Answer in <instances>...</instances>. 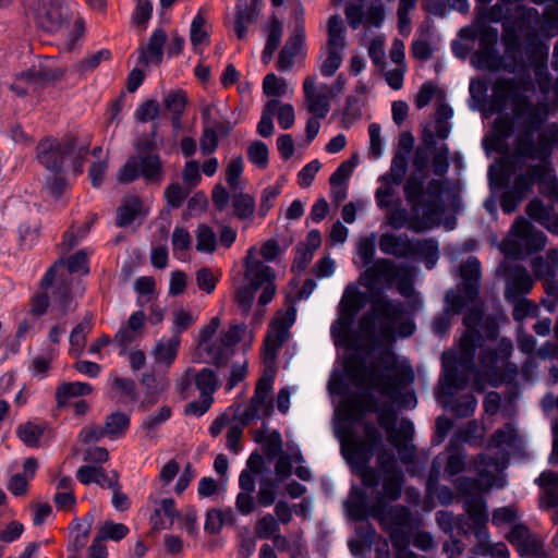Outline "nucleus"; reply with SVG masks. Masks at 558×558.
Returning a JSON list of instances; mask_svg holds the SVG:
<instances>
[{"label": "nucleus", "mask_w": 558, "mask_h": 558, "mask_svg": "<svg viewBox=\"0 0 558 558\" xmlns=\"http://www.w3.org/2000/svg\"><path fill=\"white\" fill-rule=\"evenodd\" d=\"M365 294L357 288H347L339 304V329L331 327L336 344L341 340L348 349L355 350L348 354L342 363L348 378L356 386L366 384L380 395L396 398L403 387L414 379L411 367L397 368V355L390 349L381 350L377 361L366 365V357L371 352L369 343L357 344V335L352 325L359 312L364 307Z\"/></svg>", "instance_id": "nucleus-1"}, {"label": "nucleus", "mask_w": 558, "mask_h": 558, "mask_svg": "<svg viewBox=\"0 0 558 558\" xmlns=\"http://www.w3.org/2000/svg\"><path fill=\"white\" fill-rule=\"evenodd\" d=\"M430 154L433 151L416 147L412 160L414 172L403 185L405 201L415 214L408 220V228L414 232L432 228L434 218L444 211L442 195L448 187L447 181L432 179L424 186V172L427 170Z\"/></svg>", "instance_id": "nucleus-2"}, {"label": "nucleus", "mask_w": 558, "mask_h": 558, "mask_svg": "<svg viewBox=\"0 0 558 558\" xmlns=\"http://www.w3.org/2000/svg\"><path fill=\"white\" fill-rule=\"evenodd\" d=\"M404 483L403 472L383 474V493H377L376 500L369 507V514L389 536L391 545L405 546L409 543L408 535L400 529L413 522L411 509L404 505L390 506V501H397L402 495Z\"/></svg>", "instance_id": "nucleus-3"}, {"label": "nucleus", "mask_w": 558, "mask_h": 558, "mask_svg": "<svg viewBox=\"0 0 558 558\" xmlns=\"http://www.w3.org/2000/svg\"><path fill=\"white\" fill-rule=\"evenodd\" d=\"M371 308L359 320L361 337L366 340L376 338V322L379 323V331L383 339L392 342L396 336L411 337L416 326L412 319H405L395 327L404 314L402 303H393L380 289L371 292L368 298Z\"/></svg>", "instance_id": "nucleus-4"}, {"label": "nucleus", "mask_w": 558, "mask_h": 558, "mask_svg": "<svg viewBox=\"0 0 558 558\" xmlns=\"http://www.w3.org/2000/svg\"><path fill=\"white\" fill-rule=\"evenodd\" d=\"M90 144V134H87L81 143L77 133L74 132H68L61 138L45 136L35 147L36 159L49 172L64 171V163L70 159L73 174L81 175L84 172Z\"/></svg>", "instance_id": "nucleus-5"}, {"label": "nucleus", "mask_w": 558, "mask_h": 558, "mask_svg": "<svg viewBox=\"0 0 558 558\" xmlns=\"http://www.w3.org/2000/svg\"><path fill=\"white\" fill-rule=\"evenodd\" d=\"M73 277L65 272L64 260L59 258L44 274L38 282V291L29 299V313L34 317L44 316L50 300L62 316L76 308L73 294Z\"/></svg>", "instance_id": "nucleus-6"}, {"label": "nucleus", "mask_w": 558, "mask_h": 558, "mask_svg": "<svg viewBox=\"0 0 558 558\" xmlns=\"http://www.w3.org/2000/svg\"><path fill=\"white\" fill-rule=\"evenodd\" d=\"M482 335L478 330H465L459 342V356L456 353L442 354V373L445 392L452 395V389H462L468 384V376L458 369V364L469 369L474 365V356Z\"/></svg>", "instance_id": "nucleus-7"}, {"label": "nucleus", "mask_w": 558, "mask_h": 558, "mask_svg": "<svg viewBox=\"0 0 558 558\" xmlns=\"http://www.w3.org/2000/svg\"><path fill=\"white\" fill-rule=\"evenodd\" d=\"M378 246L384 254L398 258L420 257L427 269H433L439 258V244L434 238L412 241L407 234L386 232L379 236Z\"/></svg>", "instance_id": "nucleus-8"}, {"label": "nucleus", "mask_w": 558, "mask_h": 558, "mask_svg": "<svg viewBox=\"0 0 558 558\" xmlns=\"http://www.w3.org/2000/svg\"><path fill=\"white\" fill-rule=\"evenodd\" d=\"M527 90L522 81L508 77H499L493 84L490 108L495 112H502L509 100L512 102V113L515 119L525 116V111L533 105L529 96L521 93Z\"/></svg>", "instance_id": "nucleus-9"}, {"label": "nucleus", "mask_w": 558, "mask_h": 558, "mask_svg": "<svg viewBox=\"0 0 558 558\" xmlns=\"http://www.w3.org/2000/svg\"><path fill=\"white\" fill-rule=\"evenodd\" d=\"M163 163L160 155L130 157L119 169L117 179L122 184H129L143 178L147 184L159 185L163 180Z\"/></svg>", "instance_id": "nucleus-10"}, {"label": "nucleus", "mask_w": 558, "mask_h": 558, "mask_svg": "<svg viewBox=\"0 0 558 558\" xmlns=\"http://www.w3.org/2000/svg\"><path fill=\"white\" fill-rule=\"evenodd\" d=\"M326 52L327 57L320 65V73L326 76H332L342 64L341 51L345 47V28L342 20L335 14L328 19Z\"/></svg>", "instance_id": "nucleus-11"}, {"label": "nucleus", "mask_w": 558, "mask_h": 558, "mask_svg": "<svg viewBox=\"0 0 558 558\" xmlns=\"http://www.w3.org/2000/svg\"><path fill=\"white\" fill-rule=\"evenodd\" d=\"M546 186L550 192H555L557 180L551 165L537 162L527 165L524 172L518 174L512 183L511 190L523 198L533 192V186Z\"/></svg>", "instance_id": "nucleus-12"}, {"label": "nucleus", "mask_w": 558, "mask_h": 558, "mask_svg": "<svg viewBox=\"0 0 558 558\" xmlns=\"http://www.w3.org/2000/svg\"><path fill=\"white\" fill-rule=\"evenodd\" d=\"M71 15L64 0H39L36 25L47 33H57L70 24Z\"/></svg>", "instance_id": "nucleus-13"}, {"label": "nucleus", "mask_w": 558, "mask_h": 558, "mask_svg": "<svg viewBox=\"0 0 558 558\" xmlns=\"http://www.w3.org/2000/svg\"><path fill=\"white\" fill-rule=\"evenodd\" d=\"M521 558H548L543 541L524 523L514 524L506 535Z\"/></svg>", "instance_id": "nucleus-14"}, {"label": "nucleus", "mask_w": 558, "mask_h": 558, "mask_svg": "<svg viewBox=\"0 0 558 558\" xmlns=\"http://www.w3.org/2000/svg\"><path fill=\"white\" fill-rule=\"evenodd\" d=\"M244 325H231L228 330L222 331L217 339L216 345H210L213 353L211 364L217 368L228 365L234 354V347L242 340Z\"/></svg>", "instance_id": "nucleus-15"}, {"label": "nucleus", "mask_w": 558, "mask_h": 558, "mask_svg": "<svg viewBox=\"0 0 558 558\" xmlns=\"http://www.w3.org/2000/svg\"><path fill=\"white\" fill-rule=\"evenodd\" d=\"M244 278L248 287L257 291L262 287L276 280L275 270L255 257V247L248 248L244 258Z\"/></svg>", "instance_id": "nucleus-16"}, {"label": "nucleus", "mask_w": 558, "mask_h": 558, "mask_svg": "<svg viewBox=\"0 0 558 558\" xmlns=\"http://www.w3.org/2000/svg\"><path fill=\"white\" fill-rule=\"evenodd\" d=\"M511 233L522 242L527 254L537 253L546 245V234L535 229V227L523 217L515 218L511 227Z\"/></svg>", "instance_id": "nucleus-17"}, {"label": "nucleus", "mask_w": 558, "mask_h": 558, "mask_svg": "<svg viewBox=\"0 0 558 558\" xmlns=\"http://www.w3.org/2000/svg\"><path fill=\"white\" fill-rule=\"evenodd\" d=\"M414 437V425L411 420L403 417L400 422V427H393L388 434L389 442L399 451L400 459L403 463H411L415 456L414 446H409V442Z\"/></svg>", "instance_id": "nucleus-18"}, {"label": "nucleus", "mask_w": 558, "mask_h": 558, "mask_svg": "<svg viewBox=\"0 0 558 558\" xmlns=\"http://www.w3.org/2000/svg\"><path fill=\"white\" fill-rule=\"evenodd\" d=\"M166 41L167 34L165 29L161 27L156 28L148 38V43L137 48V63L143 66H149L150 64L160 65L163 60Z\"/></svg>", "instance_id": "nucleus-19"}, {"label": "nucleus", "mask_w": 558, "mask_h": 558, "mask_svg": "<svg viewBox=\"0 0 558 558\" xmlns=\"http://www.w3.org/2000/svg\"><path fill=\"white\" fill-rule=\"evenodd\" d=\"M549 114V108L546 102H537L531 105L529 110L525 111V116L522 117L523 122L521 124V132L517 137H521L525 141H535L534 134L543 129Z\"/></svg>", "instance_id": "nucleus-20"}, {"label": "nucleus", "mask_w": 558, "mask_h": 558, "mask_svg": "<svg viewBox=\"0 0 558 558\" xmlns=\"http://www.w3.org/2000/svg\"><path fill=\"white\" fill-rule=\"evenodd\" d=\"M460 276L462 282L459 286L461 292L466 294L471 300H477L481 288V263L474 257L470 256L464 263L460 265Z\"/></svg>", "instance_id": "nucleus-21"}, {"label": "nucleus", "mask_w": 558, "mask_h": 558, "mask_svg": "<svg viewBox=\"0 0 558 558\" xmlns=\"http://www.w3.org/2000/svg\"><path fill=\"white\" fill-rule=\"evenodd\" d=\"M341 451L347 462L353 469L369 464L375 450L368 445H365V442L354 434H351L349 438L342 440Z\"/></svg>", "instance_id": "nucleus-22"}, {"label": "nucleus", "mask_w": 558, "mask_h": 558, "mask_svg": "<svg viewBox=\"0 0 558 558\" xmlns=\"http://www.w3.org/2000/svg\"><path fill=\"white\" fill-rule=\"evenodd\" d=\"M478 40L482 48L476 53L478 62H486L488 69L497 70L500 57L496 53L494 47L498 40V31L493 26H483L480 29Z\"/></svg>", "instance_id": "nucleus-23"}, {"label": "nucleus", "mask_w": 558, "mask_h": 558, "mask_svg": "<svg viewBox=\"0 0 558 558\" xmlns=\"http://www.w3.org/2000/svg\"><path fill=\"white\" fill-rule=\"evenodd\" d=\"M464 510L472 521V529L475 536L480 539L488 536L487 522L488 512L486 501L482 497H471L464 501Z\"/></svg>", "instance_id": "nucleus-24"}, {"label": "nucleus", "mask_w": 558, "mask_h": 558, "mask_svg": "<svg viewBox=\"0 0 558 558\" xmlns=\"http://www.w3.org/2000/svg\"><path fill=\"white\" fill-rule=\"evenodd\" d=\"M524 52L531 68H543L548 64L549 45L539 38L538 32L532 29L524 36Z\"/></svg>", "instance_id": "nucleus-25"}, {"label": "nucleus", "mask_w": 558, "mask_h": 558, "mask_svg": "<svg viewBox=\"0 0 558 558\" xmlns=\"http://www.w3.org/2000/svg\"><path fill=\"white\" fill-rule=\"evenodd\" d=\"M141 384L146 388L145 396L140 405L143 411H147L157 404L162 392L169 387L167 378L157 376L155 373H144Z\"/></svg>", "instance_id": "nucleus-26"}, {"label": "nucleus", "mask_w": 558, "mask_h": 558, "mask_svg": "<svg viewBox=\"0 0 558 558\" xmlns=\"http://www.w3.org/2000/svg\"><path fill=\"white\" fill-rule=\"evenodd\" d=\"M144 202L140 196L128 195L122 199V204L117 208L116 225L119 228L131 226L136 218L145 217Z\"/></svg>", "instance_id": "nucleus-27"}, {"label": "nucleus", "mask_w": 558, "mask_h": 558, "mask_svg": "<svg viewBox=\"0 0 558 558\" xmlns=\"http://www.w3.org/2000/svg\"><path fill=\"white\" fill-rule=\"evenodd\" d=\"M315 77H305L303 82V92L307 110L317 119H324L329 112V99L325 94L315 93Z\"/></svg>", "instance_id": "nucleus-28"}, {"label": "nucleus", "mask_w": 558, "mask_h": 558, "mask_svg": "<svg viewBox=\"0 0 558 558\" xmlns=\"http://www.w3.org/2000/svg\"><path fill=\"white\" fill-rule=\"evenodd\" d=\"M145 313L143 311H136L129 317L128 324L118 330L114 335V340L122 350H126L130 344L141 337L145 326Z\"/></svg>", "instance_id": "nucleus-29"}, {"label": "nucleus", "mask_w": 558, "mask_h": 558, "mask_svg": "<svg viewBox=\"0 0 558 558\" xmlns=\"http://www.w3.org/2000/svg\"><path fill=\"white\" fill-rule=\"evenodd\" d=\"M65 71L60 68L51 69L47 64L39 63L38 66H32L26 71L19 73L21 80L28 86H39L44 83L53 82L62 78Z\"/></svg>", "instance_id": "nucleus-30"}, {"label": "nucleus", "mask_w": 558, "mask_h": 558, "mask_svg": "<svg viewBox=\"0 0 558 558\" xmlns=\"http://www.w3.org/2000/svg\"><path fill=\"white\" fill-rule=\"evenodd\" d=\"M501 39L506 57L511 61L510 65H506L505 69L509 72H514L515 68L525 70L526 62L519 58V53L521 52V40L515 29L513 27H505Z\"/></svg>", "instance_id": "nucleus-31"}, {"label": "nucleus", "mask_w": 558, "mask_h": 558, "mask_svg": "<svg viewBox=\"0 0 558 558\" xmlns=\"http://www.w3.org/2000/svg\"><path fill=\"white\" fill-rule=\"evenodd\" d=\"M256 2L257 0H238L236 2L234 32L239 39L246 37L247 26L256 19Z\"/></svg>", "instance_id": "nucleus-32"}, {"label": "nucleus", "mask_w": 558, "mask_h": 558, "mask_svg": "<svg viewBox=\"0 0 558 558\" xmlns=\"http://www.w3.org/2000/svg\"><path fill=\"white\" fill-rule=\"evenodd\" d=\"M187 102V95L183 89L170 92L163 99L165 108L171 112V125L174 130L182 128V118Z\"/></svg>", "instance_id": "nucleus-33"}, {"label": "nucleus", "mask_w": 558, "mask_h": 558, "mask_svg": "<svg viewBox=\"0 0 558 558\" xmlns=\"http://www.w3.org/2000/svg\"><path fill=\"white\" fill-rule=\"evenodd\" d=\"M220 318L218 316L213 317L209 323L199 330L197 340V353L203 359V362L211 364L213 353L210 352V345H216L217 340H213L215 333L220 327Z\"/></svg>", "instance_id": "nucleus-34"}, {"label": "nucleus", "mask_w": 558, "mask_h": 558, "mask_svg": "<svg viewBox=\"0 0 558 558\" xmlns=\"http://www.w3.org/2000/svg\"><path fill=\"white\" fill-rule=\"evenodd\" d=\"M93 387L88 383H63L56 389V402L59 409L64 408L71 398L88 396Z\"/></svg>", "instance_id": "nucleus-35"}, {"label": "nucleus", "mask_w": 558, "mask_h": 558, "mask_svg": "<svg viewBox=\"0 0 558 558\" xmlns=\"http://www.w3.org/2000/svg\"><path fill=\"white\" fill-rule=\"evenodd\" d=\"M532 267L536 278L547 281L553 280L558 270V251L556 248L548 250L546 252V258H535Z\"/></svg>", "instance_id": "nucleus-36"}, {"label": "nucleus", "mask_w": 558, "mask_h": 558, "mask_svg": "<svg viewBox=\"0 0 558 558\" xmlns=\"http://www.w3.org/2000/svg\"><path fill=\"white\" fill-rule=\"evenodd\" d=\"M194 386L201 396L214 397L219 389V379L216 372L210 367H203L199 371L193 368Z\"/></svg>", "instance_id": "nucleus-37"}, {"label": "nucleus", "mask_w": 558, "mask_h": 558, "mask_svg": "<svg viewBox=\"0 0 558 558\" xmlns=\"http://www.w3.org/2000/svg\"><path fill=\"white\" fill-rule=\"evenodd\" d=\"M364 276L368 281L367 286H371L380 279L392 280L397 276V268L392 260L379 258L365 270Z\"/></svg>", "instance_id": "nucleus-38"}, {"label": "nucleus", "mask_w": 558, "mask_h": 558, "mask_svg": "<svg viewBox=\"0 0 558 558\" xmlns=\"http://www.w3.org/2000/svg\"><path fill=\"white\" fill-rule=\"evenodd\" d=\"M254 440L258 444H264V454L268 461L282 453V437L278 430H272L266 435L265 430H256Z\"/></svg>", "instance_id": "nucleus-39"}, {"label": "nucleus", "mask_w": 558, "mask_h": 558, "mask_svg": "<svg viewBox=\"0 0 558 558\" xmlns=\"http://www.w3.org/2000/svg\"><path fill=\"white\" fill-rule=\"evenodd\" d=\"M191 45L196 48L198 46H209L210 35L207 29V20L203 9H199L191 23L190 29Z\"/></svg>", "instance_id": "nucleus-40"}, {"label": "nucleus", "mask_w": 558, "mask_h": 558, "mask_svg": "<svg viewBox=\"0 0 558 558\" xmlns=\"http://www.w3.org/2000/svg\"><path fill=\"white\" fill-rule=\"evenodd\" d=\"M131 424L129 414L117 411L106 417L105 432L110 439H118L125 435Z\"/></svg>", "instance_id": "nucleus-41"}, {"label": "nucleus", "mask_w": 558, "mask_h": 558, "mask_svg": "<svg viewBox=\"0 0 558 558\" xmlns=\"http://www.w3.org/2000/svg\"><path fill=\"white\" fill-rule=\"evenodd\" d=\"M181 338L172 336L170 339L157 342L154 349L155 361L160 364L170 366L179 352Z\"/></svg>", "instance_id": "nucleus-42"}, {"label": "nucleus", "mask_w": 558, "mask_h": 558, "mask_svg": "<svg viewBox=\"0 0 558 558\" xmlns=\"http://www.w3.org/2000/svg\"><path fill=\"white\" fill-rule=\"evenodd\" d=\"M340 414L345 421L361 423L365 416L362 393H355L343 400Z\"/></svg>", "instance_id": "nucleus-43"}, {"label": "nucleus", "mask_w": 558, "mask_h": 558, "mask_svg": "<svg viewBox=\"0 0 558 558\" xmlns=\"http://www.w3.org/2000/svg\"><path fill=\"white\" fill-rule=\"evenodd\" d=\"M93 329V314L86 313L83 320L71 331L70 344L72 349L81 353L86 345V335Z\"/></svg>", "instance_id": "nucleus-44"}, {"label": "nucleus", "mask_w": 558, "mask_h": 558, "mask_svg": "<svg viewBox=\"0 0 558 558\" xmlns=\"http://www.w3.org/2000/svg\"><path fill=\"white\" fill-rule=\"evenodd\" d=\"M172 416V409L169 405H162L157 411L147 415L141 427L148 437H153L158 427L165 424Z\"/></svg>", "instance_id": "nucleus-45"}, {"label": "nucleus", "mask_w": 558, "mask_h": 558, "mask_svg": "<svg viewBox=\"0 0 558 558\" xmlns=\"http://www.w3.org/2000/svg\"><path fill=\"white\" fill-rule=\"evenodd\" d=\"M282 36L281 22L274 16L270 24V29L267 36L266 45L262 52V60L264 63H268L272 58L274 52L278 49Z\"/></svg>", "instance_id": "nucleus-46"}, {"label": "nucleus", "mask_w": 558, "mask_h": 558, "mask_svg": "<svg viewBox=\"0 0 558 558\" xmlns=\"http://www.w3.org/2000/svg\"><path fill=\"white\" fill-rule=\"evenodd\" d=\"M93 524V515L87 514L81 521H75L71 533L73 534L72 547L75 551L84 548L88 542Z\"/></svg>", "instance_id": "nucleus-47"}, {"label": "nucleus", "mask_w": 558, "mask_h": 558, "mask_svg": "<svg viewBox=\"0 0 558 558\" xmlns=\"http://www.w3.org/2000/svg\"><path fill=\"white\" fill-rule=\"evenodd\" d=\"M232 208L238 219H248L255 211V198L247 193H236L232 197Z\"/></svg>", "instance_id": "nucleus-48"}, {"label": "nucleus", "mask_w": 558, "mask_h": 558, "mask_svg": "<svg viewBox=\"0 0 558 558\" xmlns=\"http://www.w3.org/2000/svg\"><path fill=\"white\" fill-rule=\"evenodd\" d=\"M69 185L64 171H51V174L45 179L44 190L53 199L58 201L62 197Z\"/></svg>", "instance_id": "nucleus-49"}, {"label": "nucleus", "mask_w": 558, "mask_h": 558, "mask_svg": "<svg viewBox=\"0 0 558 558\" xmlns=\"http://www.w3.org/2000/svg\"><path fill=\"white\" fill-rule=\"evenodd\" d=\"M196 233V250L202 253H214L217 247V236L214 230L205 225L197 226Z\"/></svg>", "instance_id": "nucleus-50"}, {"label": "nucleus", "mask_w": 558, "mask_h": 558, "mask_svg": "<svg viewBox=\"0 0 558 558\" xmlns=\"http://www.w3.org/2000/svg\"><path fill=\"white\" fill-rule=\"evenodd\" d=\"M45 427L33 422H26L17 426V437L28 447H36L43 437Z\"/></svg>", "instance_id": "nucleus-51"}, {"label": "nucleus", "mask_w": 558, "mask_h": 558, "mask_svg": "<svg viewBox=\"0 0 558 558\" xmlns=\"http://www.w3.org/2000/svg\"><path fill=\"white\" fill-rule=\"evenodd\" d=\"M112 57V53L109 49H100L89 56L83 58L80 62H77L74 66L75 71L81 75L86 74L87 72L94 71L99 66L101 61H108Z\"/></svg>", "instance_id": "nucleus-52"}, {"label": "nucleus", "mask_w": 558, "mask_h": 558, "mask_svg": "<svg viewBox=\"0 0 558 558\" xmlns=\"http://www.w3.org/2000/svg\"><path fill=\"white\" fill-rule=\"evenodd\" d=\"M130 532V529L124 523H117L107 520L98 529V539L119 542L123 539Z\"/></svg>", "instance_id": "nucleus-53"}, {"label": "nucleus", "mask_w": 558, "mask_h": 558, "mask_svg": "<svg viewBox=\"0 0 558 558\" xmlns=\"http://www.w3.org/2000/svg\"><path fill=\"white\" fill-rule=\"evenodd\" d=\"M64 260V270L72 277L73 274L88 275L89 274V260L87 253L84 250H80L76 253L70 255Z\"/></svg>", "instance_id": "nucleus-54"}, {"label": "nucleus", "mask_w": 558, "mask_h": 558, "mask_svg": "<svg viewBox=\"0 0 558 558\" xmlns=\"http://www.w3.org/2000/svg\"><path fill=\"white\" fill-rule=\"evenodd\" d=\"M287 341V337L277 332H268L263 341V356L266 363H274L278 356V352Z\"/></svg>", "instance_id": "nucleus-55"}, {"label": "nucleus", "mask_w": 558, "mask_h": 558, "mask_svg": "<svg viewBox=\"0 0 558 558\" xmlns=\"http://www.w3.org/2000/svg\"><path fill=\"white\" fill-rule=\"evenodd\" d=\"M357 163V156L353 155L350 159L342 161L329 178V184L332 189L345 185L352 175Z\"/></svg>", "instance_id": "nucleus-56"}, {"label": "nucleus", "mask_w": 558, "mask_h": 558, "mask_svg": "<svg viewBox=\"0 0 558 558\" xmlns=\"http://www.w3.org/2000/svg\"><path fill=\"white\" fill-rule=\"evenodd\" d=\"M477 400L472 393H464L454 399L451 404V412L457 417H470L474 414Z\"/></svg>", "instance_id": "nucleus-57"}, {"label": "nucleus", "mask_w": 558, "mask_h": 558, "mask_svg": "<svg viewBox=\"0 0 558 558\" xmlns=\"http://www.w3.org/2000/svg\"><path fill=\"white\" fill-rule=\"evenodd\" d=\"M296 317V310L294 306H289L287 311L278 312L277 317L270 323L274 332L282 335L288 338L289 329L294 324Z\"/></svg>", "instance_id": "nucleus-58"}, {"label": "nucleus", "mask_w": 558, "mask_h": 558, "mask_svg": "<svg viewBox=\"0 0 558 558\" xmlns=\"http://www.w3.org/2000/svg\"><path fill=\"white\" fill-rule=\"evenodd\" d=\"M278 107V100L271 99L264 107L262 118L257 124V133L263 137H269L274 133L272 114Z\"/></svg>", "instance_id": "nucleus-59"}, {"label": "nucleus", "mask_w": 558, "mask_h": 558, "mask_svg": "<svg viewBox=\"0 0 558 558\" xmlns=\"http://www.w3.org/2000/svg\"><path fill=\"white\" fill-rule=\"evenodd\" d=\"M247 158L258 169H266L268 166V147L262 141L253 142L247 148Z\"/></svg>", "instance_id": "nucleus-60"}, {"label": "nucleus", "mask_w": 558, "mask_h": 558, "mask_svg": "<svg viewBox=\"0 0 558 558\" xmlns=\"http://www.w3.org/2000/svg\"><path fill=\"white\" fill-rule=\"evenodd\" d=\"M278 483L276 480L263 478L259 483V490L257 494V501L262 507L271 506L277 497Z\"/></svg>", "instance_id": "nucleus-61"}, {"label": "nucleus", "mask_w": 558, "mask_h": 558, "mask_svg": "<svg viewBox=\"0 0 558 558\" xmlns=\"http://www.w3.org/2000/svg\"><path fill=\"white\" fill-rule=\"evenodd\" d=\"M483 477H468L461 476L458 478L456 483L457 489L463 494L471 497H476L474 494L483 490H487L486 484L482 482Z\"/></svg>", "instance_id": "nucleus-62"}, {"label": "nucleus", "mask_w": 558, "mask_h": 558, "mask_svg": "<svg viewBox=\"0 0 558 558\" xmlns=\"http://www.w3.org/2000/svg\"><path fill=\"white\" fill-rule=\"evenodd\" d=\"M286 80L275 73L267 74L263 80V92L267 97H280L286 93Z\"/></svg>", "instance_id": "nucleus-63"}, {"label": "nucleus", "mask_w": 558, "mask_h": 558, "mask_svg": "<svg viewBox=\"0 0 558 558\" xmlns=\"http://www.w3.org/2000/svg\"><path fill=\"white\" fill-rule=\"evenodd\" d=\"M190 190H184L179 183H170L165 189V198L171 208H179L183 205L185 198L190 194Z\"/></svg>", "instance_id": "nucleus-64"}]
</instances>
